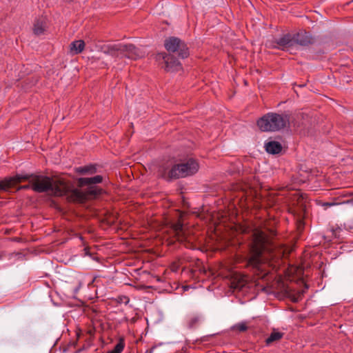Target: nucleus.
Wrapping results in <instances>:
<instances>
[{"mask_svg":"<svg viewBox=\"0 0 353 353\" xmlns=\"http://www.w3.org/2000/svg\"><path fill=\"white\" fill-rule=\"evenodd\" d=\"M155 59L159 64L164 63L163 67L168 72L179 71L182 68L181 63L175 57L165 52L157 54Z\"/></svg>","mask_w":353,"mask_h":353,"instance_id":"8","label":"nucleus"},{"mask_svg":"<svg viewBox=\"0 0 353 353\" xmlns=\"http://www.w3.org/2000/svg\"><path fill=\"white\" fill-rule=\"evenodd\" d=\"M248 329V326L245 322L239 323L233 326V330L239 332H245Z\"/></svg>","mask_w":353,"mask_h":353,"instance_id":"20","label":"nucleus"},{"mask_svg":"<svg viewBox=\"0 0 353 353\" xmlns=\"http://www.w3.org/2000/svg\"><path fill=\"white\" fill-rule=\"evenodd\" d=\"M288 123L286 115L270 112L259 119L257 125L262 131L275 132L284 128Z\"/></svg>","mask_w":353,"mask_h":353,"instance_id":"4","label":"nucleus"},{"mask_svg":"<svg viewBox=\"0 0 353 353\" xmlns=\"http://www.w3.org/2000/svg\"><path fill=\"white\" fill-rule=\"evenodd\" d=\"M199 165L198 162L193 159H190L184 162L174 165L168 172V176L171 179L186 177L196 173Z\"/></svg>","mask_w":353,"mask_h":353,"instance_id":"5","label":"nucleus"},{"mask_svg":"<svg viewBox=\"0 0 353 353\" xmlns=\"http://www.w3.org/2000/svg\"><path fill=\"white\" fill-rule=\"evenodd\" d=\"M107 48L108 50V52L115 57L137 59L141 56L139 50L132 44L121 43L109 44L107 46Z\"/></svg>","mask_w":353,"mask_h":353,"instance_id":"6","label":"nucleus"},{"mask_svg":"<svg viewBox=\"0 0 353 353\" xmlns=\"http://www.w3.org/2000/svg\"><path fill=\"white\" fill-rule=\"evenodd\" d=\"M294 43L301 46H306L311 43L312 38L308 32L300 31L294 36Z\"/></svg>","mask_w":353,"mask_h":353,"instance_id":"11","label":"nucleus"},{"mask_svg":"<svg viewBox=\"0 0 353 353\" xmlns=\"http://www.w3.org/2000/svg\"><path fill=\"white\" fill-rule=\"evenodd\" d=\"M290 251H288L289 254ZM287 254V248L281 245L276 244L267 234L260 230H255L253 233V240L250 246V256L248 261V265L253 268L254 272L260 277L263 278L269 272L265 268L262 261L270 257L271 259H280Z\"/></svg>","mask_w":353,"mask_h":353,"instance_id":"1","label":"nucleus"},{"mask_svg":"<svg viewBox=\"0 0 353 353\" xmlns=\"http://www.w3.org/2000/svg\"><path fill=\"white\" fill-rule=\"evenodd\" d=\"M265 148L268 153L276 154L281 152L282 145L278 141H271L265 144Z\"/></svg>","mask_w":353,"mask_h":353,"instance_id":"12","label":"nucleus"},{"mask_svg":"<svg viewBox=\"0 0 353 353\" xmlns=\"http://www.w3.org/2000/svg\"><path fill=\"white\" fill-rule=\"evenodd\" d=\"M164 46L169 52L179 51V55L184 59L188 57L189 50L186 45L176 37H170L165 39Z\"/></svg>","mask_w":353,"mask_h":353,"instance_id":"7","label":"nucleus"},{"mask_svg":"<svg viewBox=\"0 0 353 353\" xmlns=\"http://www.w3.org/2000/svg\"><path fill=\"white\" fill-rule=\"evenodd\" d=\"M28 186H23L22 188H27Z\"/></svg>","mask_w":353,"mask_h":353,"instance_id":"23","label":"nucleus"},{"mask_svg":"<svg viewBox=\"0 0 353 353\" xmlns=\"http://www.w3.org/2000/svg\"><path fill=\"white\" fill-rule=\"evenodd\" d=\"M234 280L232 282L234 288H242L247 281V277L245 275L234 272L233 274Z\"/></svg>","mask_w":353,"mask_h":353,"instance_id":"14","label":"nucleus"},{"mask_svg":"<svg viewBox=\"0 0 353 353\" xmlns=\"http://www.w3.org/2000/svg\"><path fill=\"white\" fill-rule=\"evenodd\" d=\"M28 179H29V176L28 175L19 174L6 178L5 179L0 181V190H7L14 185Z\"/></svg>","mask_w":353,"mask_h":353,"instance_id":"9","label":"nucleus"},{"mask_svg":"<svg viewBox=\"0 0 353 353\" xmlns=\"http://www.w3.org/2000/svg\"><path fill=\"white\" fill-rule=\"evenodd\" d=\"M32 188L37 192H50L52 194L61 196L67 195L70 188L69 184L62 179H53L44 176H34L30 179Z\"/></svg>","mask_w":353,"mask_h":353,"instance_id":"2","label":"nucleus"},{"mask_svg":"<svg viewBox=\"0 0 353 353\" xmlns=\"http://www.w3.org/2000/svg\"><path fill=\"white\" fill-rule=\"evenodd\" d=\"M124 347V340L123 339H120L117 344L115 345L114 348L108 353H121L123 351Z\"/></svg>","mask_w":353,"mask_h":353,"instance_id":"19","label":"nucleus"},{"mask_svg":"<svg viewBox=\"0 0 353 353\" xmlns=\"http://www.w3.org/2000/svg\"><path fill=\"white\" fill-rule=\"evenodd\" d=\"M46 29V23L43 19L37 20L34 23L33 32L37 35H41Z\"/></svg>","mask_w":353,"mask_h":353,"instance_id":"16","label":"nucleus"},{"mask_svg":"<svg viewBox=\"0 0 353 353\" xmlns=\"http://www.w3.org/2000/svg\"><path fill=\"white\" fill-rule=\"evenodd\" d=\"M294 44V37L290 34H286L279 39H275L270 46L273 48L284 50Z\"/></svg>","mask_w":353,"mask_h":353,"instance_id":"10","label":"nucleus"},{"mask_svg":"<svg viewBox=\"0 0 353 353\" xmlns=\"http://www.w3.org/2000/svg\"><path fill=\"white\" fill-rule=\"evenodd\" d=\"M199 321V318L197 316H190L188 319V324L190 327H194Z\"/></svg>","mask_w":353,"mask_h":353,"instance_id":"21","label":"nucleus"},{"mask_svg":"<svg viewBox=\"0 0 353 353\" xmlns=\"http://www.w3.org/2000/svg\"><path fill=\"white\" fill-rule=\"evenodd\" d=\"M283 336V333L276 331L274 330L268 338L266 339L265 342L267 344H270L272 342L280 340Z\"/></svg>","mask_w":353,"mask_h":353,"instance_id":"18","label":"nucleus"},{"mask_svg":"<svg viewBox=\"0 0 353 353\" xmlns=\"http://www.w3.org/2000/svg\"><path fill=\"white\" fill-rule=\"evenodd\" d=\"M333 205H334V203H325V205H326V206H332Z\"/></svg>","mask_w":353,"mask_h":353,"instance_id":"22","label":"nucleus"},{"mask_svg":"<svg viewBox=\"0 0 353 353\" xmlns=\"http://www.w3.org/2000/svg\"><path fill=\"white\" fill-rule=\"evenodd\" d=\"M77 172L80 174H92L96 172V167L93 165L79 167L76 169Z\"/></svg>","mask_w":353,"mask_h":353,"instance_id":"17","label":"nucleus"},{"mask_svg":"<svg viewBox=\"0 0 353 353\" xmlns=\"http://www.w3.org/2000/svg\"><path fill=\"white\" fill-rule=\"evenodd\" d=\"M102 181L103 178L100 175L90 178H79L78 179L79 186L88 185V187L85 190L74 189L70 190L69 188L68 199L73 202L83 203L92 196H95L100 193V189L93 185L100 183Z\"/></svg>","mask_w":353,"mask_h":353,"instance_id":"3","label":"nucleus"},{"mask_svg":"<svg viewBox=\"0 0 353 353\" xmlns=\"http://www.w3.org/2000/svg\"><path fill=\"white\" fill-rule=\"evenodd\" d=\"M172 229L177 241L183 242L187 240V236L183 230V226L180 222L174 224L172 227Z\"/></svg>","mask_w":353,"mask_h":353,"instance_id":"13","label":"nucleus"},{"mask_svg":"<svg viewBox=\"0 0 353 353\" xmlns=\"http://www.w3.org/2000/svg\"><path fill=\"white\" fill-rule=\"evenodd\" d=\"M85 48V42L83 40H77L71 43L70 50L72 54L81 53Z\"/></svg>","mask_w":353,"mask_h":353,"instance_id":"15","label":"nucleus"}]
</instances>
